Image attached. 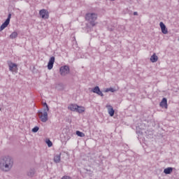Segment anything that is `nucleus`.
<instances>
[{
	"mask_svg": "<svg viewBox=\"0 0 179 179\" xmlns=\"http://www.w3.org/2000/svg\"><path fill=\"white\" fill-rule=\"evenodd\" d=\"M164 174H171L173 173V168L172 167H168L164 170Z\"/></svg>",
	"mask_w": 179,
	"mask_h": 179,
	"instance_id": "f3484780",
	"label": "nucleus"
},
{
	"mask_svg": "<svg viewBox=\"0 0 179 179\" xmlns=\"http://www.w3.org/2000/svg\"><path fill=\"white\" fill-rule=\"evenodd\" d=\"M109 92H111V93H114V92H115V89H114L113 87H110L109 88Z\"/></svg>",
	"mask_w": 179,
	"mask_h": 179,
	"instance_id": "b1692460",
	"label": "nucleus"
},
{
	"mask_svg": "<svg viewBox=\"0 0 179 179\" xmlns=\"http://www.w3.org/2000/svg\"><path fill=\"white\" fill-rule=\"evenodd\" d=\"M76 135H77L78 136H80V138H85V133H83V132L77 131H76Z\"/></svg>",
	"mask_w": 179,
	"mask_h": 179,
	"instance_id": "aec40b11",
	"label": "nucleus"
},
{
	"mask_svg": "<svg viewBox=\"0 0 179 179\" xmlns=\"http://www.w3.org/2000/svg\"><path fill=\"white\" fill-rule=\"evenodd\" d=\"M17 36H18L17 32L13 31L11 33L9 37L11 40H13L14 38H17Z\"/></svg>",
	"mask_w": 179,
	"mask_h": 179,
	"instance_id": "a211bd4d",
	"label": "nucleus"
},
{
	"mask_svg": "<svg viewBox=\"0 0 179 179\" xmlns=\"http://www.w3.org/2000/svg\"><path fill=\"white\" fill-rule=\"evenodd\" d=\"M43 106L45 107V108H48V105L47 104V103H44Z\"/></svg>",
	"mask_w": 179,
	"mask_h": 179,
	"instance_id": "393cba45",
	"label": "nucleus"
},
{
	"mask_svg": "<svg viewBox=\"0 0 179 179\" xmlns=\"http://www.w3.org/2000/svg\"><path fill=\"white\" fill-rule=\"evenodd\" d=\"M38 129H40V128H38V127H35L32 129V132H38Z\"/></svg>",
	"mask_w": 179,
	"mask_h": 179,
	"instance_id": "4be33fe9",
	"label": "nucleus"
},
{
	"mask_svg": "<svg viewBox=\"0 0 179 179\" xmlns=\"http://www.w3.org/2000/svg\"><path fill=\"white\" fill-rule=\"evenodd\" d=\"M48 111H50V108L47 107V108L38 112V115L42 122H47L48 121Z\"/></svg>",
	"mask_w": 179,
	"mask_h": 179,
	"instance_id": "7ed1b4c3",
	"label": "nucleus"
},
{
	"mask_svg": "<svg viewBox=\"0 0 179 179\" xmlns=\"http://www.w3.org/2000/svg\"><path fill=\"white\" fill-rule=\"evenodd\" d=\"M0 111H1V108H0Z\"/></svg>",
	"mask_w": 179,
	"mask_h": 179,
	"instance_id": "c85d7f7f",
	"label": "nucleus"
},
{
	"mask_svg": "<svg viewBox=\"0 0 179 179\" xmlns=\"http://www.w3.org/2000/svg\"><path fill=\"white\" fill-rule=\"evenodd\" d=\"M92 92L93 93H96V94H98V96H101V97H103L104 96V94H103L101 90H100V87H99V86H96V87H94L92 90Z\"/></svg>",
	"mask_w": 179,
	"mask_h": 179,
	"instance_id": "6e6552de",
	"label": "nucleus"
},
{
	"mask_svg": "<svg viewBox=\"0 0 179 179\" xmlns=\"http://www.w3.org/2000/svg\"><path fill=\"white\" fill-rule=\"evenodd\" d=\"M54 62H55V57H51L48 64V69L51 70L54 67Z\"/></svg>",
	"mask_w": 179,
	"mask_h": 179,
	"instance_id": "1a4fd4ad",
	"label": "nucleus"
},
{
	"mask_svg": "<svg viewBox=\"0 0 179 179\" xmlns=\"http://www.w3.org/2000/svg\"><path fill=\"white\" fill-rule=\"evenodd\" d=\"M161 107H167V99L163 98L162 101L160 103Z\"/></svg>",
	"mask_w": 179,
	"mask_h": 179,
	"instance_id": "dca6fc26",
	"label": "nucleus"
},
{
	"mask_svg": "<svg viewBox=\"0 0 179 179\" xmlns=\"http://www.w3.org/2000/svg\"><path fill=\"white\" fill-rule=\"evenodd\" d=\"M68 109L70 110V111L76 112V110H78V105L73 103L70 104L68 106Z\"/></svg>",
	"mask_w": 179,
	"mask_h": 179,
	"instance_id": "f8f14e48",
	"label": "nucleus"
},
{
	"mask_svg": "<svg viewBox=\"0 0 179 179\" xmlns=\"http://www.w3.org/2000/svg\"><path fill=\"white\" fill-rule=\"evenodd\" d=\"M85 107L78 106V108H77V110L76 111V113L82 114V113H85Z\"/></svg>",
	"mask_w": 179,
	"mask_h": 179,
	"instance_id": "2eb2a0df",
	"label": "nucleus"
},
{
	"mask_svg": "<svg viewBox=\"0 0 179 179\" xmlns=\"http://www.w3.org/2000/svg\"><path fill=\"white\" fill-rule=\"evenodd\" d=\"M110 1H115V0H110Z\"/></svg>",
	"mask_w": 179,
	"mask_h": 179,
	"instance_id": "cd10ccee",
	"label": "nucleus"
},
{
	"mask_svg": "<svg viewBox=\"0 0 179 179\" xmlns=\"http://www.w3.org/2000/svg\"><path fill=\"white\" fill-rule=\"evenodd\" d=\"M150 60L152 62H157V61H159V57H157V55H156V53H154L151 57Z\"/></svg>",
	"mask_w": 179,
	"mask_h": 179,
	"instance_id": "ddd939ff",
	"label": "nucleus"
},
{
	"mask_svg": "<svg viewBox=\"0 0 179 179\" xmlns=\"http://www.w3.org/2000/svg\"><path fill=\"white\" fill-rule=\"evenodd\" d=\"M13 167V159L9 156L3 157L0 159V169L2 171L8 173L10 171Z\"/></svg>",
	"mask_w": 179,
	"mask_h": 179,
	"instance_id": "f257e3e1",
	"label": "nucleus"
},
{
	"mask_svg": "<svg viewBox=\"0 0 179 179\" xmlns=\"http://www.w3.org/2000/svg\"><path fill=\"white\" fill-rule=\"evenodd\" d=\"M46 143H47L48 148H51V146H52V142H51V141H50V140H48L46 141Z\"/></svg>",
	"mask_w": 179,
	"mask_h": 179,
	"instance_id": "412c9836",
	"label": "nucleus"
},
{
	"mask_svg": "<svg viewBox=\"0 0 179 179\" xmlns=\"http://www.w3.org/2000/svg\"><path fill=\"white\" fill-rule=\"evenodd\" d=\"M7 64L8 66L10 72L17 73V64L12 62L11 61H8Z\"/></svg>",
	"mask_w": 179,
	"mask_h": 179,
	"instance_id": "20e7f679",
	"label": "nucleus"
},
{
	"mask_svg": "<svg viewBox=\"0 0 179 179\" xmlns=\"http://www.w3.org/2000/svg\"><path fill=\"white\" fill-rule=\"evenodd\" d=\"M106 93H108V92H110V88H107L106 90H105Z\"/></svg>",
	"mask_w": 179,
	"mask_h": 179,
	"instance_id": "a878e982",
	"label": "nucleus"
},
{
	"mask_svg": "<svg viewBox=\"0 0 179 179\" xmlns=\"http://www.w3.org/2000/svg\"><path fill=\"white\" fill-rule=\"evenodd\" d=\"M61 179H72L69 176H64Z\"/></svg>",
	"mask_w": 179,
	"mask_h": 179,
	"instance_id": "5701e85b",
	"label": "nucleus"
},
{
	"mask_svg": "<svg viewBox=\"0 0 179 179\" xmlns=\"http://www.w3.org/2000/svg\"><path fill=\"white\" fill-rule=\"evenodd\" d=\"M39 15L42 19H48L50 17V13H48V10L45 9H42L39 11Z\"/></svg>",
	"mask_w": 179,
	"mask_h": 179,
	"instance_id": "0eeeda50",
	"label": "nucleus"
},
{
	"mask_svg": "<svg viewBox=\"0 0 179 179\" xmlns=\"http://www.w3.org/2000/svg\"><path fill=\"white\" fill-rule=\"evenodd\" d=\"M55 163H59L61 162V155H56L54 157Z\"/></svg>",
	"mask_w": 179,
	"mask_h": 179,
	"instance_id": "6ab92c4d",
	"label": "nucleus"
},
{
	"mask_svg": "<svg viewBox=\"0 0 179 179\" xmlns=\"http://www.w3.org/2000/svg\"><path fill=\"white\" fill-rule=\"evenodd\" d=\"M70 72L69 66H63L60 67L59 73L62 76H66Z\"/></svg>",
	"mask_w": 179,
	"mask_h": 179,
	"instance_id": "39448f33",
	"label": "nucleus"
},
{
	"mask_svg": "<svg viewBox=\"0 0 179 179\" xmlns=\"http://www.w3.org/2000/svg\"><path fill=\"white\" fill-rule=\"evenodd\" d=\"M10 17H12V14H8V18L0 27V31H2V30L8 27L9 23H10Z\"/></svg>",
	"mask_w": 179,
	"mask_h": 179,
	"instance_id": "423d86ee",
	"label": "nucleus"
},
{
	"mask_svg": "<svg viewBox=\"0 0 179 179\" xmlns=\"http://www.w3.org/2000/svg\"><path fill=\"white\" fill-rule=\"evenodd\" d=\"M159 26L161 27L162 33H163V34H167L169 33V30L167 29V27H166V25L164 24V23H163V22H161L159 23Z\"/></svg>",
	"mask_w": 179,
	"mask_h": 179,
	"instance_id": "9d476101",
	"label": "nucleus"
},
{
	"mask_svg": "<svg viewBox=\"0 0 179 179\" xmlns=\"http://www.w3.org/2000/svg\"><path fill=\"white\" fill-rule=\"evenodd\" d=\"M34 174H36V169H31L27 173V176L29 177H34Z\"/></svg>",
	"mask_w": 179,
	"mask_h": 179,
	"instance_id": "4468645a",
	"label": "nucleus"
},
{
	"mask_svg": "<svg viewBox=\"0 0 179 179\" xmlns=\"http://www.w3.org/2000/svg\"><path fill=\"white\" fill-rule=\"evenodd\" d=\"M106 107L108 108L109 115H110V117H114V113H115V111L114 110L113 106L111 105H106Z\"/></svg>",
	"mask_w": 179,
	"mask_h": 179,
	"instance_id": "9b49d317",
	"label": "nucleus"
},
{
	"mask_svg": "<svg viewBox=\"0 0 179 179\" xmlns=\"http://www.w3.org/2000/svg\"><path fill=\"white\" fill-rule=\"evenodd\" d=\"M134 16H138V12H134Z\"/></svg>",
	"mask_w": 179,
	"mask_h": 179,
	"instance_id": "bb28decb",
	"label": "nucleus"
},
{
	"mask_svg": "<svg viewBox=\"0 0 179 179\" xmlns=\"http://www.w3.org/2000/svg\"><path fill=\"white\" fill-rule=\"evenodd\" d=\"M85 20L87 22H89L92 27H94V26L97 24V22H96V20H97V14L94 13H88L85 15Z\"/></svg>",
	"mask_w": 179,
	"mask_h": 179,
	"instance_id": "f03ea898",
	"label": "nucleus"
}]
</instances>
